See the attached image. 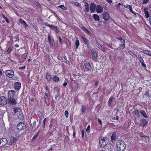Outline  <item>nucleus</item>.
<instances>
[{"instance_id": "1", "label": "nucleus", "mask_w": 151, "mask_h": 151, "mask_svg": "<svg viewBox=\"0 0 151 151\" xmlns=\"http://www.w3.org/2000/svg\"><path fill=\"white\" fill-rule=\"evenodd\" d=\"M116 146L117 150L118 151H123L126 147L124 142L122 140L118 141L117 142Z\"/></svg>"}, {"instance_id": "2", "label": "nucleus", "mask_w": 151, "mask_h": 151, "mask_svg": "<svg viewBox=\"0 0 151 151\" xmlns=\"http://www.w3.org/2000/svg\"><path fill=\"white\" fill-rule=\"evenodd\" d=\"M26 128V126L25 124L22 122H20L17 126V129L19 131H21L25 129Z\"/></svg>"}, {"instance_id": "3", "label": "nucleus", "mask_w": 151, "mask_h": 151, "mask_svg": "<svg viewBox=\"0 0 151 151\" xmlns=\"http://www.w3.org/2000/svg\"><path fill=\"white\" fill-rule=\"evenodd\" d=\"M7 102V99L5 96H2L0 97V105L1 106L6 105Z\"/></svg>"}, {"instance_id": "4", "label": "nucleus", "mask_w": 151, "mask_h": 151, "mask_svg": "<svg viewBox=\"0 0 151 151\" xmlns=\"http://www.w3.org/2000/svg\"><path fill=\"white\" fill-rule=\"evenodd\" d=\"M5 73L7 76L10 78H12L14 75V71L11 70H6Z\"/></svg>"}, {"instance_id": "5", "label": "nucleus", "mask_w": 151, "mask_h": 151, "mask_svg": "<svg viewBox=\"0 0 151 151\" xmlns=\"http://www.w3.org/2000/svg\"><path fill=\"white\" fill-rule=\"evenodd\" d=\"M46 26L50 27L51 29H53L56 33H58L59 32V30L57 27L54 25H50L48 24L47 22H46L45 24Z\"/></svg>"}, {"instance_id": "6", "label": "nucleus", "mask_w": 151, "mask_h": 151, "mask_svg": "<svg viewBox=\"0 0 151 151\" xmlns=\"http://www.w3.org/2000/svg\"><path fill=\"white\" fill-rule=\"evenodd\" d=\"M8 104L14 105L17 104V102L14 98L13 97L8 99Z\"/></svg>"}, {"instance_id": "7", "label": "nucleus", "mask_w": 151, "mask_h": 151, "mask_svg": "<svg viewBox=\"0 0 151 151\" xmlns=\"http://www.w3.org/2000/svg\"><path fill=\"white\" fill-rule=\"evenodd\" d=\"M14 89L16 91H18L21 87L20 83L17 82L14 83Z\"/></svg>"}, {"instance_id": "8", "label": "nucleus", "mask_w": 151, "mask_h": 151, "mask_svg": "<svg viewBox=\"0 0 151 151\" xmlns=\"http://www.w3.org/2000/svg\"><path fill=\"white\" fill-rule=\"evenodd\" d=\"M7 139L5 138L0 139V147H2L6 145L7 143Z\"/></svg>"}, {"instance_id": "9", "label": "nucleus", "mask_w": 151, "mask_h": 151, "mask_svg": "<svg viewBox=\"0 0 151 151\" xmlns=\"http://www.w3.org/2000/svg\"><path fill=\"white\" fill-rule=\"evenodd\" d=\"M91 12L92 13L94 12L96 10V6L94 3H92L90 4Z\"/></svg>"}, {"instance_id": "10", "label": "nucleus", "mask_w": 151, "mask_h": 151, "mask_svg": "<svg viewBox=\"0 0 151 151\" xmlns=\"http://www.w3.org/2000/svg\"><path fill=\"white\" fill-rule=\"evenodd\" d=\"M15 92L14 90H11L8 92V98H14Z\"/></svg>"}, {"instance_id": "11", "label": "nucleus", "mask_w": 151, "mask_h": 151, "mask_svg": "<svg viewBox=\"0 0 151 151\" xmlns=\"http://www.w3.org/2000/svg\"><path fill=\"white\" fill-rule=\"evenodd\" d=\"M48 40L49 43V45L51 47L54 45V40L53 38L51 39L49 34L48 35Z\"/></svg>"}, {"instance_id": "12", "label": "nucleus", "mask_w": 151, "mask_h": 151, "mask_svg": "<svg viewBox=\"0 0 151 151\" xmlns=\"http://www.w3.org/2000/svg\"><path fill=\"white\" fill-rule=\"evenodd\" d=\"M102 17L106 21H108L110 19V16L107 12H105L102 14Z\"/></svg>"}, {"instance_id": "13", "label": "nucleus", "mask_w": 151, "mask_h": 151, "mask_svg": "<svg viewBox=\"0 0 151 151\" xmlns=\"http://www.w3.org/2000/svg\"><path fill=\"white\" fill-rule=\"evenodd\" d=\"M99 144L101 147H104L106 145V142L105 139L103 138L101 139L99 141Z\"/></svg>"}, {"instance_id": "14", "label": "nucleus", "mask_w": 151, "mask_h": 151, "mask_svg": "<svg viewBox=\"0 0 151 151\" xmlns=\"http://www.w3.org/2000/svg\"><path fill=\"white\" fill-rule=\"evenodd\" d=\"M96 10L97 13H101L103 11V7L100 5H99L96 6Z\"/></svg>"}, {"instance_id": "15", "label": "nucleus", "mask_w": 151, "mask_h": 151, "mask_svg": "<svg viewBox=\"0 0 151 151\" xmlns=\"http://www.w3.org/2000/svg\"><path fill=\"white\" fill-rule=\"evenodd\" d=\"M17 140L18 139L14 137H11L9 144L10 145H12L15 143Z\"/></svg>"}, {"instance_id": "16", "label": "nucleus", "mask_w": 151, "mask_h": 151, "mask_svg": "<svg viewBox=\"0 0 151 151\" xmlns=\"http://www.w3.org/2000/svg\"><path fill=\"white\" fill-rule=\"evenodd\" d=\"M14 115L13 112L10 113L8 114V120L9 122H12L14 119L13 117Z\"/></svg>"}, {"instance_id": "17", "label": "nucleus", "mask_w": 151, "mask_h": 151, "mask_svg": "<svg viewBox=\"0 0 151 151\" xmlns=\"http://www.w3.org/2000/svg\"><path fill=\"white\" fill-rule=\"evenodd\" d=\"M92 55L93 59L96 62H97L98 60L97 58V54L95 51L92 50Z\"/></svg>"}, {"instance_id": "18", "label": "nucleus", "mask_w": 151, "mask_h": 151, "mask_svg": "<svg viewBox=\"0 0 151 151\" xmlns=\"http://www.w3.org/2000/svg\"><path fill=\"white\" fill-rule=\"evenodd\" d=\"M81 37L82 40H83L84 43L88 46L90 44L89 41L87 38L84 36H82Z\"/></svg>"}, {"instance_id": "19", "label": "nucleus", "mask_w": 151, "mask_h": 151, "mask_svg": "<svg viewBox=\"0 0 151 151\" xmlns=\"http://www.w3.org/2000/svg\"><path fill=\"white\" fill-rule=\"evenodd\" d=\"M140 123L142 126L144 127L147 125V122L145 119L142 118L140 120Z\"/></svg>"}, {"instance_id": "20", "label": "nucleus", "mask_w": 151, "mask_h": 151, "mask_svg": "<svg viewBox=\"0 0 151 151\" xmlns=\"http://www.w3.org/2000/svg\"><path fill=\"white\" fill-rule=\"evenodd\" d=\"M133 116L135 118H137L139 116V113L138 109L135 110L133 112Z\"/></svg>"}, {"instance_id": "21", "label": "nucleus", "mask_w": 151, "mask_h": 151, "mask_svg": "<svg viewBox=\"0 0 151 151\" xmlns=\"http://www.w3.org/2000/svg\"><path fill=\"white\" fill-rule=\"evenodd\" d=\"M84 6L85 8V9H84V12L86 13L88 12L89 10V6L88 3H85Z\"/></svg>"}, {"instance_id": "22", "label": "nucleus", "mask_w": 151, "mask_h": 151, "mask_svg": "<svg viewBox=\"0 0 151 151\" xmlns=\"http://www.w3.org/2000/svg\"><path fill=\"white\" fill-rule=\"evenodd\" d=\"M14 110L13 111L14 112V114H15L17 112L19 113V112L22 111V110L19 107H16L14 106Z\"/></svg>"}, {"instance_id": "23", "label": "nucleus", "mask_w": 151, "mask_h": 151, "mask_svg": "<svg viewBox=\"0 0 151 151\" xmlns=\"http://www.w3.org/2000/svg\"><path fill=\"white\" fill-rule=\"evenodd\" d=\"M116 132H114L112 134L111 137L112 142L113 143L114 141L116 140Z\"/></svg>"}, {"instance_id": "24", "label": "nucleus", "mask_w": 151, "mask_h": 151, "mask_svg": "<svg viewBox=\"0 0 151 151\" xmlns=\"http://www.w3.org/2000/svg\"><path fill=\"white\" fill-rule=\"evenodd\" d=\"M84 66L88 70H90L91 69V67L90 64L89 63H85L84 64Z\"/></svg>"}, {"instance_id": "25", "label": "nucleus", "mask_w": 151, "mask_h": 151, "mask_svg": "<svg viewBox=\"0 0 151 151\" xmlns=\"http://www.w3.org/2000/svg\"><path fill=\"white\" fill-rule=\"evenodd\" d=\"M93 17L95 21H99L100 18L97 14H94L93 15Z\"/></svg>"}, {"instance_id": "26", "label": "nucleus", "mask_w": 151, "mask_h": 151, "mask_svg": "<svg viewBox=\"0 0 151 151\" xmlns=\"http://www.w3.org/2000/svg\"><path fill=\"white\" fill-rule=\"evenodd\" d=\"M147 10L148 8H145L144 9V12L145 14V16L147 18H148L150 16V14Z\"/></svg>"}, {"instance_id": "27", "label": "nucleus", "mask_w": 151, "mask_h": 151, "mask_svg": "<svg viewBox=\"0 0 151 151\" xmlns=\"http://www.w3.org/2000/svg\"><path fill=\"white\" fill-rule=\"evenodd\" d=\"M17 117L20 120H23L24 118V117L23 114L22 113V111L20 112H19V113L17 114Z\"/></svg>"}, {"instance_id": "28", "label": "nucleus", "mask_w": 151, "mask_h": 151, "mask_svg": "<svg viewBox=\"0 0 151 151\" xmlns=\"http://www.w3.org/2000/svg\"><path fill=\"white\" fill-rule=\"evenodd\" d=\"M140 113L144 117L146 118H148V116H147L146 112L142 110H140Z\"/></svg>"}, {"instance_id": "29", "label": "nucleus", "mask_w": 151, "mask_h": 151, "mask_svg": "<svg viewBox=\"0 0 151 151\" xmlns=\"http://www.w3.org/2000/svg\"><path fill=\"white\" fill-rule=\"evenodd\" d=\"M124 6L127 8L128 9L129 11L132 13L133 14H134V12L133 11L132 9V6L131 5H124Z\"/></svg>"}, {"instance_id": "30", "label": "nucleus", "mask_w": 151, "mask_h": 151, "mask_svg": "<svg viewBox=\"0 0 151 151\" xmlns=\"http://www.w3.org/2000/svg\"><path fill=\"white\" fill-rule=\"evenodd\" d=\"M19 21L20 23L24 25L25 27H26L27 26V25L25 22L22 19H19Z\"/></svg>"}, {"instance_id": "31", "label": "nucleus", "mask_w": 151, "mask_h": 151, "mask_svg": "<svg viewBox=\"0 0 151 151\" xmlns=\"http://www.w3.org/2000/svg\"><path fill=\"white\" fill-rule=\"evenodd\" d=\"M16 138L18 139L21 135V134H20L18 132H14Z\"/></svg>"}, {"instance_id": "32", "label": "nucleus", "mask_w": 151, "mask_h": 151, "mask_svg": "<svg viewBox=\"0 0 151 151\" xmlns=\"http://www.w3.org/2000/svg\"><path fill=\"white\" fill-rule=\"evenodd\" d=\"M143 52L145 54L147 55H149V56H151V52L147 50H144L143 51Z\"/></svg>"}, {"instance_id": "33", "label": "nucleus", "mask_w": 151, "mask_h": 151, "mask_svg": "<svg viewBox=\"0 0 151 151\" xmlns=\"http://www.w3.org/2000/svg\"><path fill=\"white\" fill-rule=\"evenodd\" d=\"M51 75H50L48 74V73H47L46 76V78L47 81H49L51 79Z\"/></svg>"}, {"instance_id": "34", "label": "nucleus", "mask_w": 151, "mask_h": 151, "mask_svg": "<svg viewBox=\"0 0 151 151\" xmlns=\"http://www.w3.org/2000/svg\"><path fill=\"white\" fill-rule=\"evenodd\" d=\"M113 97H111L109 99V101L108 102V104L109 106H110L111 104V103H112L113 100Z\"/></svg>"}, {"instance_id": "35", "label": "nucleus", "mask_w": 151, "mask_h": 151, "mask_svg": "<svg viewBox=\"0 0 151 151\" xmlns=\"http://www.w3.org/2000/svg\"><path fill=\"white\" fill-rule=\"evenodd\" d=\"M54 81L55 82H57L59 80V78L58 77L54 76L52 78Z\"/></svg>"}, {"instance_id": "36", "label": "nucleus", "mask_w": 151, "mask_h": 151, "mask_svg": "<svg viewBox=\"0 0 151 151\" xmlns=\"http://www.w3.org/2000/svg\"><path fill=\"white\" fill-rule=\"evenodd\" d=\"M76 48V49H78L79 45V42L78 40H76L75 41Z\"/></svg>"}, {"instance_id": "37", "label": "nucleus", "mask_w": 151, "mask_h": 151, "mask_svg": "<svg viewBox=\"0 0 151 151\" xmlns=\"http://www.w3.org/2000/svg\"><path fill=\"white\" fill-rule=\"evenodd\" d=\"M12 46H10L8 47V48L6 51V52L8 54H9L10 52L12 51Z\"/></svg>"}, {"instance_id": "38", "label": "nucleus", "mask_w": 151, "mask_h": 151, "mask_svg": "<svg viewBox=\"0 0 151 151\" xmlns=\"http://www.w3.org/2000/svg\"><path fill=\"white\" fill-rule=\"evenodd\" d=\"M47 106H49L50 104V99L49 98H48L46 99V100H45Z\"/></svg>"}, {"instance_id": "39", "label": "nucleus", "mask_w": 151, "mask_h": 151, "mask_svg": "<svg viewBox=\"0 0 151 151\" xmlns=\"http://www.w3.org/2000/svg\"><path fill=\"white\" fill-rule=\"evenodd\" d=\"M81 29L84 31H86L88 34L90 33V31L88 30L85 27L83 26L81 27Z\"/></svg>"}, {"instance_id": "40", "label": "nucleus", "mask_w": 151, "mask_h": 151, "mask_svg": "<svg viewBox=\"0 0 151 151\" xmlns=\"http://www.w3.org/2000/svg\"><path fill=\"white\" fill-rule=\"evenodd\" d=\"M58 7L60 8L63 10H66L67 8L65 6L63 5H61L58 6Z\"/></svg>"}, {"instance_id": "41", "label": "nucleus", "mask_w": 151, "mask_h": 151, "mask_svg": "<svg viewBox=\"0 0 151 151\" xmlns=\"http://www.w3.org/2000/svg\"><path fill=\"white\" fill-rule=\"evenodd\" d=\"M125 40H123V43L122 44H120V47H122V49H124L125 48Z\"/></svg>"}, {"instance_id": "42", "label": "nucleus", "mask_w": 151, "mask_h": 151, "mask_svg": "<svg viewBox=\"0 0 151 151\" xmlns=\"http://www.w3.org/2000/svg\"><path fill=\"white\" fill-rule=\"evenodd\" d=\"M96 46L98 47L101 50L102 49V47L101 46L99 43H96Z\"/></svg>"}, {"instance_id": "43", "label": "nucleus", "mask_w": 151, "mask_h": 151, "mask_svg": "<svg viewBox=\"0 0 151 151\" xmlns=\"http://www.w3.org/2000/svg\"><path fill=\"white\" fill-rule=\"evenodd\" d=\"M138 59L140 63L142 62H143L144 61L143 58L140 55H138Z\"/></svg>"}, {"instance_id": "44", "label": "nucleus", "mask_w": 151, "mask_h": 151, "mask_svg": "<svg viewBox=\"0 0 151 151\" xmlns=\"http://www.w3.org/2000/svg\"><path fill=\"white\" fill-rule=\"evenodd\" d=\"M86 107L85 106L83 105L81 109V111L83 113H84L86 111Z\"/></svg>"}, {"instance_id": "45", "label": "nucleus", "mask_w": 151, "mask_h": 151, "mask_svg": "<svg viewBox=\"0 0 151 151\" xmlns=\"http://www.w3.org/2000/svg\"><path fill=\"white\" fill-rule=\"evenodd\" d=\"M90 131V125H88L86 129V131L88 133H89Z\"/></svg>"}, {"instance_id": "46", "label": "nucleus", "mask_w": 151, "mask_h": 151, "mask_svg": "<svg viewBox=\"0 0 151 151\" xmlns=\"http://www.w3.org/2000/svg\"><path fill=\"white\" fill-rule=\"evenodd\" d=\"M40 132L39 131L37 134L35 135L32 138V140H34L38 136V135L39 132Z\"/></svg>"}, {"instance_id": "47", "label": "nucleus", "mask_w": 151, "mask_h": 151, "mask_svg": "<svg viewBox=\"0 0 151 151\" xmlns=\"http://www.w3.org/2000/svg\"><path fill=\"white\" fill-rule=\"evenodd\" d=\"M45 96L44 97V99L45 100H46V99L49 98H48V95L47 93H45Z\"/></svg>"}, {"instance_id": "48", "label": "nucleus", "mask_w": 151, "mask_h": 151, "mask_svg": "<svg viewBox=\"0 0 151 151\" xmlns=\"http://www.w3.org/2000/svg\"><path fill=\"white\" fill-rule=\"evenodd\" d=\"M68 112L66 110L65 111V116L67 118H68Z\"/></svg>"}, {"instance_id": "49", "label": "nucleus", "mask_w": 151, "mask_h": 151, "mask_svg": "<svg viewBox=\"0 0 151 151\" xmlns=\"http://www.w3.org/2000/svg\"><path fill=\"white\" fill-rule=\"evenodd\" d=\"M45 87L46 91L49 93L50 91L49 90V88L48 86H45Z\"/></svg>"}, {"instance_id": "50", "label": "nucleus", "mask_w": 151, "mask_h": 151, "mask_svg": "<svg viewBox=\"0 0 151 151\" xmlns=\"http://www.w3.org/2000/svg\"><path fill=\"white\" fill-rule=\"evenodd\" d=\"M73 4L75 5H76V6L77 7L79 5V3H78L77 2H73Z\"/></svg>"}, {"instance_id": "51", "label": "nucleus", "mask_w": 151, "mask_h": 151, "mask_svg": "<svg viewBox=\"0 0 151 151\" xmlns=\"http://www.w3.org/2000/svg\"><path fill=\"white\" fill-rule=\"evenodd\" d=\"M142 65L144 67L146 68V65L145 64L144 61L143 62H141Z\"/></svg>"}, {"instance_id": "52", "label": "nucleus", "mask_w": 151, "mask_h": 151, "mask_svg": "<svg viewBox=\"0 0 151 151\" xmlns=\"http://www.w3.org/2000/svg\"><path fill=\"white\" fill-rule=\"evenodd\" d=\"M25 66H23V67H19V69L22 70V69H25Z\"/></svg>"}, {"instance_id": "53", "label": "nucleus", "mask_w": 151, "mask_h": 151, "mask_svg": "<svg viewBox=\"0 0 151 151\" xmlns=\"http://www.w3.org/2000/svg\"><path fill=\"white\" fill-rule=\"evenodd\" d=\"M81 132L82 133V138H83L84 135V130H82L81 131Z\"/></svg>"}, {"instance_id": "54", "label": "nucleus", "mask_w": 151, "mask_h": 151, "mask_svg": "<svg viewBox=\"0 0 151 151\" xmlns=\"http://www.w3.org/2000/svg\"><path fill=\"white\" fill-rule=\"evenodd\" d=\"M141 137L143 139H144L145 140H146L147 138H148L147 137L145 136H142Z\"/></svg>"}, {"instance_id": "55", "label": "nucleus", "mask_w": 151, "mask_h": 151, "mask_svg": "<svg viewBox=\"0 0 151 151\" xmlns=\"http://www.w3.org/2000/svg\"><path fill=\"white\" fill-rule=\"evenodd\" d=\"M36 122L35 121L33 123L32 128H35V127Z\"/></svg>"}, {"instance_id": "56", "label": "nucleus", "mask_w": 151, "mask_h": 151, "mask_svg": "<svg viewBox=\"0 0 151 151\" xmlns=\"http://www.w3.org/2000/svg\"><path fill=\"white\" fill-rule=\"evenodd\" d=\"M149 1L148 0H144L143 1L142 4H146L147 2Z\"/></svg>"}, {"instance_id": "57", "label": "nucleus", "mask_w": 151, "mask_h": 151, "mask_svg": "<svg viewBox=\"0 0 151 151\" xmlns=\"http://www.w3.org/2000/svg\"><path fill=\"white\" fill-rule=\"evenodd\" d=\"M98 122H99V123H100V124L101 125H102V122L101 120L99 118H98Z\"/></svg>"}, {"instance_id": "58", "label": "nucleus", "mask_w": 151, "mask_h": 151, "mask_svg": "<svg viewBox=\"0 0 151 151\" xmlns=\"http://www.w3.org/2000/svg\"><path fill=\"white\" fill-rule=\"evenodd\" d=\"M76 75L74 74H72L71 75V77H74L75 79L76 78Z\"/></svg>"}, {"instance_id": "59", "label": "nucleus", "mask_w": 151, "mask_h": 151, "mask_svg": "<svg viewBox=\"0 0 151 151\" xmlns=\"http://www.w3.org/2000/svg\"><path fill=\"white\" fill-rule=\"evenodd\" d=\"M117 39L121 41H122L123 40H124V39H123L122 37H118Z\"/></svg>"}, {"instance_id": "60", "label": "nucleus", "mask_w": 151, "mask_h": 151, "mask_svg": "<svg viewBox=\"0 0 151 151\" xmlns=\"http://www.w3.org/2000/svg\"><path fill=\"white\" fill-rule=\"evenodd\" d=\"M59 42H60V43H61V44H62V39H61V38L60 37V36H59Z\"/></svg>"}, {"instance_id": "61", "label": "nucleus", "mask_w": 151, "mask_h": 151, "mask_svg": "<svg viewBox=\"0 0 151 151\" xmlns=\"http://www.w3.org/2000/svg\"><path fill=\"white\" fill-rule=\"evenodd\" d=\"M108 3L111 4L112 3L111 0H106Z\"/></svg>"}, {"instance_id": "62", "label": "nucleus", "mask_w": 151, "mask_h": 151, "mask_svg": "<svg viewBox=\"0 0 151 151\" xmlns=\"http://www.w3.org/2000/svg\"><path fill=\"white\" fill-rule=\"evenodd\" d=\"M46 120V119L45 118L43 120V124H45V122Z\"/></svg>"}, {"instance_id": "63", "label": "nucleus", "mask_w": 151, "mask_h": 151, "mask_svg": "<svg viewBox=\"0 0 151 151\" xmlns=\"http://www.w3.org/2000/svg\"><path fill=\"white\" fill-rule=\"evenodd\" d=\"M59 93L57 94L55 96V99H57Z\"/></svg>"}, {"instance_id": "64", "label": "nucleus", "mask_w": 151, "mask_h": 151, "mask_svg": "<svg viewBox=\"0 0 151 151\" xmlns=\"http://www.w3.org/2000/svg\"><path fill=\"white\" fill-rule=\"evenodd\" d=\"M63 85L64 86H65L67 85V83L66 82H65L63 83Z\"/></svg>"}]
</instances>
